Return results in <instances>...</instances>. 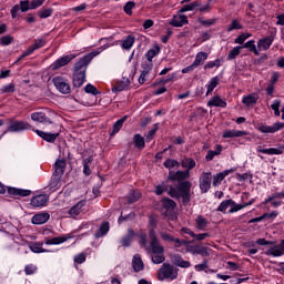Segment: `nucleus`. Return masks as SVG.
Instances as JSON below:
<instances>
[{"label": "nucleus", "instance_id": "680f3d73", "mask_svg": "<svg viewBox=\"0 0 284 284\" xmlns=\"http://www.w3.org/2000/svg\"><path fill=\"white\" fill-rule=\"evenodd\" d=\"M52 8H48V9H41L38 14L40 17V19H48L49 17H52Z\"/></svg>", "mask_w": 284, "mask_h": 284}, {"label": "nucleus", "instance_id": "2f4dec72", "mask_svg": "<svg viewBox=\"0 0 284 284\" xmlns=\"http://www.w3.org/2000/svg\"><path fill=\"white\" fill-rule=\"evenodd\" d=\"M207 57H209L207 52H203V51L197 52L195 55V60L193 61V65L195 68L203 65V63L207 61Z\"/></svg>", "mask_w": 284, "mask_h": 284}, {"label": "nucleus", "instance_id": "864d4df0", "mask_svg": "<svg viewBox=\"0 0 284 284\" xmlns=\"http://www.w3.org/2000/svg\"><path fill=\"white\" fill-rule=\"evenodd\" d=\"M199 6H201L199 2H191V3L182 7L179 12H182V13L183 12H192V10H194L195 8H199Z\"/></svg>", "mask_w": 284, "mask_h": 284}, {"label": "nucleus", "instance_id": "72a5a7b5", "mask_svg": "<svg viewBox=\"0 0 284 284\" xmlns=\"http://www.w3.org/2000/svg\"><path fill=\"white\" fill-rule=\"evenodd\" d=\"M234 30H243V23H241L239 18L232 19L231 23L226 27V32H234Z\"/></svg>", "mask_w": 284, "mask_h": 284}, {"label": "nucleus", "instance_id": "c03bdc74", "mask_svg": "<svg viewBox=\"0 0 284 284\" xmlns=\"http://www.w3.org/2000/svg\"><path fill=\"white\" fill-rule=\"evenodd\" d=\"M284 152V145L276 148H270V149H265V151H263V154H268V156H273V155H278V154H283Z\"/></svg>", "mask_w": 284, "mask_h": 284}, {"label": "nucleus", "instance_id": "473e14b6", "mask_svg": "<svg viewBox=\"0 0 284 284\" xmlns=\"http://www.w3.org/2000/svg\"><path fill=\"white\" fill-rule=\"evenodd\" d=\"M85 206V201H80L78 202L75 205H73L70 211L69 214L70 216L77 217L81 214V210H83V207Z\"/></svg>", "mask_w": 284, "mask_h": 284}, {"label": "nucleus", "instance_id": "8fccbe9b", "mask_svg": "<svg viewBox=\"0 0 284 284\" xmlns=\"http://www.w3.org/2000/svg\"><path fill=\"white\" fill-rule=\"evenodd\" d=\"M252 37V33H241L235 40L234 43L243 45L247 39Z\"/></svg>", "mask_w": 284, "mask_h": 284}, {"label": "nucleus", "instance_id": "a18cd8bd", "mask_svg": "<svg viewBox=\"0 0 284 284\" xmlns=\"http://www.w3.org/2000/svg\"><path fill=\"white\" fill-rule=\"evenodd\" d=\"M162 203L163 207L166 209V212H172L174 207H176V202H174V200H170V197H164Z\"/></svg>", "mask_w": 284, "mask_h": 284}, {"label": "nucleus", "instance_id": "338daca9", "mask_svg": "<svg viewBox=\"0 0 284 284\" xmlns=\"http://www.w3.org/2000/svg\"><path fill=\"white\" fill-rule=\"evenodd\" d=\"M20 10L21 12H28L30 9V0H21L20 1Z\"/></svg>", "mask_w": 284, "mask_h": 284}, {"label": "nucleus", "instance_id": "1a4fd4ad", "mask_svg": "<svg viewBox=\"0 0 284 284\" xmlns=\"http://www.w3.org/2000/svg\"><path fill=\"white\" fill-rule=\"evenodd\" d=\"M283 128H284V122H275L273 125L262 124L257 128V130L262 134H276V132H281Z\"/></svg>", "mask_w": 284, "mask_h": 284}, {"label": "nucleus", "instance_id": "5fc2aeb1", "mask_svg": "<svg viewBox=\"0 0 284 284\" xmlns=\"http://www.w3.org/2000/svg\"><path fill=\"white\" fill-rule=\"evenodd\" d=\"M164 168H168L169 170H172V168H179L181 163L176 160L166 159L163 163Z\"/></svg>", "mask_w": 284, "mask_h": 284}, {"label": "nucleus", "instance_id": "393cba45", "mask_svg": "<svg viewBox=\"0 0 284 284\" xmlns=\"http://www.w3.org/2000/svg\"><path fill=\"white\" fill-rule=\"evenodd\" d=\"M223 139H236L240 136H247V131L227 130L223 133Z\"/></svg>", "mask_w": 284, "mask_h": 284}, {"label": "nucleus", "instance_id": "49530a36", "mask_svg": "<svg viewBox=\"0 0 284 284\" xmlns=\"http://www.w3.org/2000/svg\"><path fill=\"white\" fill-rule=\"evenodd\" d=\"M241 50H243V47L236 45L227 54V61H234L239 54H241Z\"/></svg>", "mask_w": 284, "mask_h": 284}, {"label": "nucleus", "instance_id": "09e8293b", "mask_svg": "<svg viewBox=\"0 0 284 284\" xmlns=\"http://www.w3.org/2000/svg\"><path fill=\"white\" fill-rule=\"evenodd\" d=\"M234 204V200L230 199V200H224L221 202V204L217 207L219 212H226L227 207H231V205Z\"/></svg>", "mask_w": 284, "mask_h": 284}, {"label": "nucleus", "instance_id": "f03ea898", "mask_svg": "<svg viewBox=\"0 0 284 284\" xmlns=\"http://www.w3.org/2000/svg\"><path fill=\"white\" fill-rule=\"evenodd\" d=\"M150 245L146 248L148 254L151 255V261L154 265L165 263V247L161 245V241L156 236L155 229L149 230Z\"/></svg>", "mask_w": 284, "mask_h": 284}, {"label": "nucleus", "instance_id": "dca6fc26", "mask_svg": "<svg viewBox=\"0 0 284 284\" xmlns=\"http://www.w3.org/2000/svg\"><path fill=\"white\" fill-rule=\"evenodd\" d=\"M48 201H50L48 195L39 194L31 199V205L32 207H43L48 204Z\"/></svg>", "mask_w": 284, "mask_h": 284}, {"label": "nucleus", "instance_id": "4be33fe9", "mask_svg": "<svg viewBox=\"0 0 284 284\" xmlns=\"http://www.w3.org/2000/svg\"><path fill=\"white\" fill-rule=\"evenodd\" d=\"M207 225H210V221L203 215H197L195 217V227L200 232H205L207 230Z\"/></svg>", "mask_w": 284, "mask_h": 284}, {"label": "nucleus", "instance_id": "f3484780", "mask_svg": "<svg viewBox=\"0 0 284 284\" xmlns=\"http://www.w3.org/2000/svg\"><path fill=\"white\" fill-rule=\"evenodd\" d=\"M171 262L176 267H182L183 270H187V267H192V263L190 261L183 260V257L179 254H174L171 256Z\"/></svg>", "mask_w": 284, "mask_h": 284}, {"label": "nucleus", "instance_id": "58836bf2", "mask_svg": "<svg viewBox=\"0 0 284 284\" xmlns=\"http://www.w3.org/2000/svg\"><path fill=\"white\" fill-rule=\"evenodd\" d=\"M133 143H134L135 148H138V150H143L145 148V138H143V135L136 133L133 136Z\"/></svg>", "mask_w": 284, "mask_h": 284}, {"label": "nucleus", "instance_id": "e2e57ef3", "mask_svg": "<svg viewBox=\"0 0 284 284\" xmlns=\"http://www.w3.org/2000/svg\"><path fill=\"white\" fill-rule=\"evenodd\" d=\"M241 210H245V205L236 204V202L233 201V204H231V209L229 210V214H234V212H241Z\"/></svg>", "mask_w": 284, "mask_h": 284}, {"label": "nucleus", "instance_id": "39448f33", "mask_svg": "<svg viewBox=\"0 0 284 284\" xmlns=\"http://www.w3.org/2000/svg\"><path fill=\"white\" fill-rule=\"evenodd\" d=\"M54 111L45 109L44 111L31 113V120L36 123H41L42 125H52V116H54Z\"/></svg>", "mask_w": 284, "mask_h": 284}, {"label": "nucleus", "instance_id": "13d9d810", "mask_svg": "<svg viewBox=\"0 0 284 284\" xmlns=\"http://www.w3.org/2000/svg\"><path fill=\"white\" fill-rule=\"evenodd\" d=\"M135 6L136 3L134 1L126 2L123 8L125 14H128L129 17H132V10H134Z\"/></svg>", "mask_w": 284, "mask_h": 284}, {"label": "nucleus", "instance_id": "4468645a", "mask_svg": "<svg viewBox=\"0 0 284 284\" xmlns=\"http://www.w3.org/2000/svg\"><path fill=\"white\" fill-rule=\"evenodd\" d=\"M272 43H274V36H268L265 38H262L257 41V50L258 52H265L272 48Z\"/></svg>", "mask_w": 284, "mask_h": 284}, {"label": "nucleus", "instance_id": "a878e982", "mask_svg": "<svg viewBox=\"0 0 284 284\" xmlns=\"http://www.w3.org/2000/svg\"><path fill=\"white\" fill-rule=\"evenodd\" d=\"M258 101V94L257 93H251L247 95H244L242 99V103L246 105V108H250L252 105H256V102Z\"/></svg>", "mask_w": 284, "mask_h": 284}, {"label": "nucleus", "instance_id": "37998d69", "mask_svg": "<svg viewBox=\"0 0 284 284\" xmlns=\"http://www.w3.org/2000/svg\"><path fill=\"white\" fill-rule=\"evenodd\" d=\"M1 94H12L14 92H17V84L14 83H8L4 84L1 89H0Z\"/></svg>", "mask_w": 284, "mask_h": 284}, {"label": "nucleus", "instance_id": "cd10ccee", "mask_svg": "<svg viewBox=\"0 0 284 284\" xmlns=\"http://www.w3.org/2000/svg\"><path fill=\"white\" fill-rule=\"evenodd\" d=\"M8 194H10L11 196H30V194H32V191L17 189V187H9Z\"/></svg>", "mask_w": 284, "mask_h": 284}, {"label": "nucleus", "instance_id": "774afa93", "mask_svg": "<svg viewBox=\"0 0 284 284\" xmlns=\"http://www.w3.org/2000/svg\"><path fill=\"white\" fill-rule=\"evenodd\" d=\"M12 41H14V38H12L11 36H4L0 39V43L2 45H10V43H12Z\"/></svg>", "mask_w": 284, "mask_h": 284}, {"label": "nucleus", "instance_id": "0eeeda50", "mask_svg": "<svg viewBox=\"0 0 284 284\" xmlns=\"http://www.w3.org/2000/svg\"><path fill=\"white\" fill-rule=\"evenodd\" d=\"M53 85H55L57 90L61 92V94H70L71 88L68 79L63 77H55L53 78Z\"/></svg>", "mask_w": 284, "mask_h": 284}, {"label": "nucleus", "instance_id": "9b49d317", "mask_svg": "<svg viewBox=\"0 0 284 284\" xmlns=\"http://www.w3.org/2000/svg\"><path fill=\"white\" fill-rule=\"evenodd\" d=\"M45 43H48L45 37H40L36 39L33 44H31L26 51H23V57H30V54H33L36 50H41V48H44Z\"/></svg>", "mask_w": 284, "mask_h": 284}, {"label": "nucleus", "instance_id": "de8ad7c7", "mask_svg": "<svg viewBox=\"0 0 284 284\" xmlns=\"http://www.w3.org/2000/svg\"><path fill=\"white\" fill-rule=\"evenodd\" d=\"M266 254L268 255V256H283L284 255V252H283V250H282V247L280 246V245H276V246H273V247H271L267 252H266Z\"/></svg>", "mask_w": 284, "mask_h": 284}, {"label": "nucleus", "instance_id": "0e129e2a", "mask_svg": "<svg viewBox=\"0 0 284 284\" xmlns=\"http://www.w3.org/2000/svg\"><path fill=\"white\" fill-rule=\"evenodd\" d=\"M160 52H161V50L159 48L150 49L146 52L145 57H146L148 61L152 62V59H154V57H156Z\"/></svg>", "mask_w": 284, "mask_h": 284}, {"label": "nucleus", "instance_id": "603ef678", "mask_svg": "<svg viewBox=\"0 0 284 284\" xmlns=\"http://www.w3.org/2000/svg\"><path fill=\"white\" fill-rule=\"evenodd\" d=\"M84 92H87V94H93V97H97V94H101V92H99V89H97V87L91 83H88L84 87Z\"/></svg>", "mask_w": 284, "mask_h": 284}, {"label": "nucleus", "instance_id": "ddd939ff", "mask_svg": "<svg viewBox=\"0 0 284 284\" xmlns=\"http://www.w3.org/2000/svg\"><path fill=\"white\" fill-rule=\"evenodd\" d=\"M73 59H77V54L71 53V54L61 57L51 64V68L52 70H59V68H63L68 65V63H70V61H72Z\"/></svg>", "mask_w": 284, "mask_h": 284}, {"label": "nucleus", "instance_id": "79ce46f5", "mask_svg": "<svg viewBox=\"0 0 284 284\" xmlns=\"http://www.w3.org/2000/svg\"><path fill=\"white\" fill-rule=\"evenodd\" d=\"M181 166L186 168V170H194L196 168V161L192 158H185L184 160L181 161Z\"/></svg>", "mask_w": 284, "mask_h": 284}, {"label": "nucleus", "instance_id": "e433bc0d", "mask_svg": "<svg viewBox=\"0 0 284 284\" xmlns=\"http://www.w3.org/2000/svg\"><path fill=\"white\" fill-rule=\"evenodd\" d=\"M132 267L134 272H141L143 270V260H141V255L136 254L133 256Z\"/></svg>", "mask_w": 284, "mask_h": 284}, {"label": "nucleus", "instance_id": "f257e3e1", "mask_svg": "<svg viewBox=\"0 0 284 284\" xmlns=\"http://www.w3.org/2000/svg\"><path fill=\"white\" fill-rule=\"evenodd\" d=\"M192 183L190 181L180 182L178 185H169L168 183L163 182L155 186L154 193L158 196H161L163 192H168L169 196L172 199H182L184 205L190 203Z\"/></svg>", "mask_w": 284, "mask_h": 284}, {"label": "nucleus", "instance_id": "a211bd4d", "mask_svg": "<svg viewBox=\"0 0 284 284\" xmlns=\"http://www.w3.org/2000/svg\"><path fill=\"white\" fill-rule=\"evenodd\" d=\"M36 134L40 136V139H43V141H47V143H54L57 139H59V133H50L41 130H34Z\"/></svg>", "mask_w": 284, "mask_h": 284}, {"label": "nucleus", "instance_id": "052dcab7", "mask_svg": "<svg viewBox=\"0 0 284 284\" xmlns=\"http://www.w3.org/2000/svg\"><path fill=\"white\" fill-rule=\"evenodd\" d=\"M213 68H221V60L209 61L204 65V70H212Z\"/></svg>", "mask_w": 284, "mask_h": 284}, {"label": "nucleus", "instance_id": "4c0bfd02", "mask_svg": "<svg viewBox=\"0 0 284 284\" xmlns=\"http://www.w3.org/2000/svg\"><path fill=\"white\" fill-rule=\"evenodd\" d=\"M110 232V223L103 222L100 225L99 231L95 233V239H102V236H105Z\"/></svg>", "mask_w": 284, "mask_h": 284}, {"label": "nucleus", "instance_id": "f8f14e48", "mask_svg": "<svg viewBox=\"0 0 284 284\" xmlns=\"http://www.w3.org/2000/svg\"><path fill=\"white\" fill-rule=\"evenodd\" d=\"M169 23L173 28H183V26H187L189 23L187 16L179 12L178 14L173 16Z\"/></svg>", "mask_w": 284, "mask_h": 284}, {"label": "nucleus", "instance_id": "6ab92c4d", "mask_svg": "<svg viewBox=\"0 0 284 284\" xmlns=\"http://www.w3.org/2000/svg\"><path fill=\"white\" fill-rule=\"evenodd\" d=\"M232 172H234V169H230V170H225V171H222L220 173H216L213 176V185H214V187L221 185V183H223V180L225 179V176H230V174H232Z\"/></svg>", "mask_w": 284, "mask_h": 284}, {"label": "nucleus", "instance_id": "c756f323", "mask_svg": "<svg viewBox=\"0 0 284 284\" xmlns=\"http://www.w3.org/2000/svg\"><path fill=\"white\" fill-rule=\"evenodd\" d=\"M135 41H136V38H134V36L132 34L126 36L121 43L122 50H132V47L134 45Z\"/></svg>", "mask_w": 284, "mask_h": 284}, {"label": "nucleus", "instance_id": "b1692460", "mask_svg": "<svg viewBox=\"0 0 284 284\" xmlns=\"http://www.w3.org/2000/svg\"><path fill=\"white\" fill-rule=\"evenodd\" d=\"M207 105H209L210 108H227V102H225V100H223L221 97L214 95V97L211 98V100L207 102Z\"/></svg>", "mask_w": 284, "mask_h": 284}, {"label": "nucleus", "instance_id": "4d7b16f0", "mask_svg": "<svg viewBox=\"0 0 284 284\" xmlns=\"http://www.w3.org/2000/svg\"><path fill=\"white\" fill-rule=\"evenodd\" d=\"M160 237L164 243H173L174 242V235L169 234L168 232L160 231Z\"/></svg>", "mask_w": 284, "mask_h": 284}, {"label": "nucleus", "instance_id": "bb28decb", "mask_svg": "<svg viewBox=\"0 0 284 284\" xmlns=\"http://www.w3.org/2000/svg\"><path fill=\"white\" fill-rule=\"evenodd\" d=\"M219 83H221V79L219 78V75H215L213 78L210 79V81L206 83V97H209V94H212V92H214V89L219 87Z\"/></svg>", "mask_w": 284, "mask_h": 284}, {"label": "nucleus", "instance_id": "2eb2a0df", "mask_svg": "<svg viewBox=\"0 0 284 284\" xmlns=\"http://www.w3.org/2000/svg\"><path fill=\"white\" fill-rule=\"evenodd\" d=\"M70 239H74L72 233H68L53 239H47L45 245H61L62 243H65V241H70Z\"/></svg>", "mask_w": 284, "mask_h": 284}, {"label": "nucleus", "instance_id": "bf43d9fd", "mask_svg": "<svg viewBox=\"0 0 284 284\" xmlns=\"http://www.w3.org/2000/svg\"><path fill=\"white\" fill-rule=\"evenodd\" d=\"M281 100H274L271 109L274 111L275 116H281Z\"/></svg>", "mask_w": 284, "mask_h": 284}, {"label": "nucleus", "instance_id": "69168bd1", "mask_svg": "<svg viewBox=\"0 0 284 284\" xmlns=\"http://www.w3.org/2000/svg\"><path fill=\"white\" fill-rule=\"evenodd\" d=\"M37 272V265L34 264H29L24 267V273L27 276H32Z\"/></svg>", "mask_w": 284, "mask_h": 284}, {"label": "nucleus", "instance_id": "a19ab883", "mask_svg": "<svg viewBox=\"0 0 284 284\" xmlns=\"http://www.w3.org/2000/svg\"><path fill=\"white\" fill-rule=\"evenodd\" d=\"M29 247L34 254H43L48 252V250H43V243L41 242L31 243Z\"/></svg>", "mask_w": 284, "mask_h": 284}, {"label": "nucleus", "instance_id": "6e6d98bb", "mask_svg": "<svg viewBox=\"0 0 284 284\" xmlns=\"http://www.w3.org/2000/svg\"><path fill=\"white\" fill-rule=\"evenodd\" d=\"M201 245H190V243L186 245V252L193 256L199 255Z\"/></svg>", "mask_w": 284, "mask_h": 284}, {"label": "nucleus", "instance_id": "9d476101", "mask_svg": "<svg viewBox=\"0 0 284 284\" xmlns=\"http://www.w3.org/2000/svg\"><path fill=\"white\" fill-rule=\"evenodd\" d=\"M212 187V173L204 172L200 176V190L202 194H206V192H210V189Z\"/></svg>", "mask_w": 284, "mask_h": 284}, {"label": "nucleus", "instance_id": "20e7f679", "mask_svg": "<svg viewBox=\"0 0 284 284\" xmlns=\"http://www.w3.org/2000/svg\"><path fill=\"white\" fill-rule=\"evenodd\" d=\"M88 67L83 64V62L78 61L74 64V73H73V88H81L83 83H85V71Z\"/></svg>", "mask_w": 284, "mask_h": 284}, {"label": "nucleus", "instance_id": "7c9ffc66", "mask_svg": "<svg viewBox=\"0 0 284 284\" xmlns=\"http://www.w3.org/2000/svg\"><path fill=\"white\" fill-rule=\"evenodd\" d=\"M134 236H136V233L134 232V230L129 229L128 234L125 236H123L121 240L122 246L130 247Z\"/></svg>", "mask_w": 284, "mask_h": 284}, {"label": "nucleus", "instance_id": "f704fd0d", "mask_svg": "<svg viewBox=\"0 0 284 284\" xmlns=\"http://www.w3.org/2000/svg\"><path fill=\"white\" fill-rule=\"evenodd\" d=\"M243 48L248 50V52H253V54H255V57H258V54H260L258 49L256 48V41H254V40H248L247 42H245L242 45V49Z\"/></svg>", "mask_w": 284, "mask_h": 284}, {"label": "nucleus", "instance_id": "423d86ee", "mask_svg": "<svg viewBox=\"0 0 284 284\" xmlns=\"http://www.w3.org/2000/svg\"><path fill=\"white\" fill-rule=\"evenodd\" d=\"M112 45H114V43L106 42L102 47H99L98 49H95V50L91 51L90 53L85 54L84 57H82L79 60L80 63H82L87 67L90 65V63L92 62V59H94V57H99V54H101V52H105V50H108V48H112Z\"/></svg>", "mask_w": 284, "mask_h": 284}, {"label": "nucleus", "instance_id": "7ed1b4c3", "mask_svg": "<svg viewBox=\"0 0 284 284\" xmlns=\"http://www.w3.org/2000/svg\"><path fill=\"white\" fill-rule=\"evenodd\" d=\"M158 278L159 281H165V278H169V281H176V278H179V268L172 264L165 263L160 267Z\"/></svg>", "mask_w": 284, "mask_h": 284}, {"label": "nucleus", "instance_id": "c9c22d12", "mask_svg": "<svg viewBox=\"0 0 284 284\" xmlns=\"http://www.w3.org/2000/svg\"><path fill=\"white\" fill-rule=\"evenodd\" d=\"M125 121H128V115H124L113 124L111 136H114V134H119V132H121V128H123V123H125Z\"/></svg>", "mask_w": 284, "mask_h": 284}, {"label": "nucleus", "instance_id": "6e6552de", "mask_svg": "<svg viewBox=\"0 0 284 284\" xmlns=\"http://www.w3.org/2000/svg\"><path fill=\"white\" fill-rule=\"evenodd\" d=\"M26 130H32V125L26 121H12L9 123L7 132H26Z\"/></svg>", "mask_w": 284, "mask_h": 284}, {"label": "nucleus", "instance_id": "5701e85b", "mask_svg": "<svg viewBox=\"0 0 284 284\" xmlns=\"http://www.w3.org/2000/svg\"><path fill=\"white\" fill-rule=\"evenodd\" d=\"M48 221H50V213L36 214L31 220L33 225H43L44 223H48Z\"/></svg>", "mask_w": 284, "mask_h": 284}, {"label": "nucleus", "instance_id": "aec40b11", "mask_svg": "<svg viewBox=\"0 0 284 284\" xmlns=\"http://www.w3.org/2000/svg\"><path fill=\"white\" fill-rule=\"evenodd\" d=\"M65 165H67V162L64 159L57 160L54 163L53 176H58L61 179V176H63V172H65Z\"/></svg>", "mask_w": 284, "mask_h": 284}, {"label": "nucleus", "instance_id": "ea45409f", "mask_svg": "<svg viewBox=\"0 0 284 284\" xmlns=\"http://www.w3.org/2000/svg\"><path fill=\"white\" fill-rule=\"evenodd\" d=\"M92 161H94V158L89 156V158L84 159L83 162H82L83 174L85 176H90V174H92V169L90 168V163H92Z\"/></svg>", "mask_w": 284, "mask_h": 284}, {"label": "nucleus", "instance_id": "c85d7f7f", "mask_svg": "<svg viewBox=\"0 0 284 284\" xmlns=\"http://www.w3.org/2000/svg\"><path fill=\"white\" fill-rule=\"evenodd\" d=\"M58 190H61V178L57 175H52L51 181L49 183V192H58Z\"/></svg>", "mask_w": 284, "mask_h": 284}, {"label": "nucleus", "instance_id": "3c124183", "mask_svg": "<svg viewBox=\"0 0 284 284\" xmlns=\"http://www.w3.org/2000/svg\"><path fill=\"white\" fill-rule=\"evenodd\" d=\"M141 199V192L139 191H131L128 195V202L129 203H136Z\"/></svg>", "mask_w": 284, "mask_h": 284}, {"label": "nucleus", "instance_id": "412c9836", "mask_svg": "<svg viewBox=\"0 0 284 284\" xmlns=\"http://www.w3.org/2000/svg\"><path fill=\"white\" fill-rule=\"evenodd\" d=\"M185 179H190V170L178 171L169 174V181H185Z\"/></svg>", "mask_w": 284, "mask_h": 284}]
</instances>
